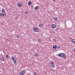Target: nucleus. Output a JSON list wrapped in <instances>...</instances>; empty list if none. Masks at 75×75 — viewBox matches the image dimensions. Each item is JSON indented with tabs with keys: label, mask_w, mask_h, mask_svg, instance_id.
<instances>
[{
	"label": "nucleus",
	"mask_w": 75,
	"mask_h": 75,
	"mask_svg": "<svg viewBox=\"0 0 75 75\" xmlns=\"http://www.w3.org/2000/svg\"><path fill=\"white\" fill-rule=\"evenodd\" d=\"M58 56L59 57H63L64 58H66L67 57L65 56V54L64 53H61L58 54Z\"/></svg>",
	"instance_id": "obj_1"
},
{
	"label": "nucleus",
	"mask_w": 75,
	"mask_h": 75,
	"mask_svg": "<svg viewBox=\"0 0 75 75\" xmlns=\"http://www.w3.org/2000/svg\"><path fill=\"white\" fill-rule=\"evenodd\" d=\"M11 59H12L16 65H17V63H16V58L14 57H13L12 56L11 57Z\"/></svg>",
	"instance_id": "obj_2"
},
{
	"label": "nucleus",
	"mask_w": 75,
	"mask_h": 75,
	"mask_svg": "<svg viewBox=\"0 0 75 75\" xmlns=\"http://www.w3.org/2000/svg\"><path fill=\"white\" fill-rule=\"evenodd\" d=\"M33 28L35 32H36L37 33H40V31H39V29H38V28H36L35 27H33Z\"/></svg>",
	"instance_id": "obj_3"
},
{
	"label": "nucleus",
	"mask_w": 75,
	"mask_h": 75,
	"mask_svg": "<svg viewBox=\"0 0 75 75\" xmlns=\"http://www.w3.org/2000/svg\"><path fill=\"white\" fill-rule=\"evenodd\" d=\"M26 71L25 70H23L21 72L19 73V75H23L25 73Z\"/></svg>",
	"instance_id": "obj_4"
},
{
	"label": "nucleus",
	"mask_w": 75,
	"mask_h": 75,
	"mask_svg": "<svg viewBox=\"0 0 75 75\" xmlns=\"http://www.w3.org/2000/svg\"><path fill=\"white\" fill-rule=\"evenodd\" d=\"M2 12L3 13H2V16L3 17V16H5L6 13L5 12V10H4V9H3L2 10Z\"/></svg>",
	"instance_id": "obj_5"
},
{
	"label": "nucleus",
	"mask_w": 75,
	"mask_h": 75,
	"mask_svg": "<svg viewBox=\"0 0 75 75\" xmlns=\"http://www.w3.org/2000/svg\"><path fill=\"white\" fill-rule=\"evenodd\" d=\"M5 59V57L3 56L2 57H1V60L2 61H4V60Z\"/></svg>",
	"instance_id": "obj_6"
},
{
	"label": "nucleus",
	"mask_w": 75,
	"mask_h": 75,
	"mask_svg": "<svg viewBox=\"0 0 75 75\" xmlns=\"http://www.w3.org/2000/svg\"><path fill=\"white\" fill-rule=\"evenodd\" d=\"M34 56L36 57H39V54L38 53H35L34 54Z\"/></svg>",
	"instance_id": "obj_7"
},
{
	"label": "nucleus",
	"mask_w": 75,
	"mask_h": 75,
	"mask_svg": "<svg viewBox=\"0 0 75 75\" xmlns=\"http://www.w3.org/2000/svg\"><path fill=\"white\" fill-rule=\"evenodd\" d=\"M39 9V6H38L35 7V10H38Z\"/></svg>",
	"instance_id": "obj_8"
},
{
	"label": "nucleus",
	"mask_w": 75,
	"mask_h": 75,
	"mask_svg": "<svg viewBox=\"0 0 75 75\" xmlns=\"http://www.w3.org/2000/svg\"><path fill=\"white\" fill-rule=\"evenodd\" d=\"M52 27L53 28H55L56 27V25L54 24H53L52 25Z\"/></svg>",
	"instance_id": "obj_9"
},
{
	"label": "nucleus",
	"mask_w": 75,
	"mask_h": 75,
	"mask_svg": "<svg viewBox=\"0 0 75 75\" xmlns=\"http://www.w3.org/2000/svg\"><path fill=\"white\" fill-rule=\"evenodd\" d=\"M53 19H54L55 21H57V20H58V17H54L53 18Z\"/></svg>",
	"instance_id": "obj_10"
},
{
	"label": "nucleus",
	"mask_w": 75,
	"mask_h": 75,
	"mask_svg": "<svg viewBox=\"0 0 75 75\" xmlns=\"http://www.w3.org/2000/svg\"><path fill=\"white\" fill-rule=\"evenodd\" d=\"M50 64H52L53 65H54V62L52 61H50Z\"/></svg>",
	"instance_id": "obj_11"
},
{
	"label": "nucleus",
	"mask_w": 75,
	"mask_h": 75,
	"mask_svg": "<svg viewBox=\"0 0 75 75\" xmlns=\"http://www.w3.org/2000/svg\"><path fill=\"white\" fill-rule=\"evenodd\" d=\"M18 6L19 7H22V5L21 3H19L18 4Z\"/></svg>",
	"instance_id": "obj_12"
},
{
	"label": "nucleus",
	"mask_w": 75,
	"mask_h": 75,
	"mask_svg": "<svg viewBox=\"0 0 75 75\" xmlns=\"http://www.w3.org/2000/svg\"><path fill=\"white\" fill-rule=\"evenodd\" d=\"M53 48H54V49H56V48H57V45H54L53 46Z\"/></svg>",
	"instance_id": "obj_13"
},
{
	"label": "nucleus",
	"mask_w": 75,
	"mask_h": 75,
	"mask_svg": "<svg viewBox=\"0 0 75 75\" xmlns=\"http://www.w3.org/2000/svg\"><path fill=\"white\" fill-rule=\"evenodd\" d=\"M32 4V2L31 1H29L28 2V5H31Z\"/></svg>",
	"instance_id": "obj_14"
},
{
	"label": "nucleus",
	"mask_w": 75,
	"mask_h": 75,
	"mask_svg": "<svg viewBox=\"0 0 75 75\" xmlns=\"http://www.w3.org/2000/svg\"><path fill=\"white\" fill-rule=\"evenodd\" d=\"M73 43L74 44H75V39H73L72 40Z\"/></svg>",
	"instance_id": "obj_15"
},
{
	"label": "nucleus",
	"mask_w": 75,
	"mask_h": 75,
	"mask_svg": "<svg viewBox=\"0 0 75 75\" xmlns=\"http://www.w3.org/2000/svg\"><path fill=\"white\" fill-rule=\"evenodd\" d=\"M43 26V25L42 24H41L39 25V27H42Z\"/></svg>",
	"instance_id": "obj_16"
},
{
	"label": "nucleus",
	"mask_w": 75,
	"mask_h": 75,
	"mask_svg": "<svg viewBox=\"0 0 75 75\" xmlns=\"http://www.w3.org/2000/svg\"><path fill=\"white\" fill-rule=\"evenodd\" d=\"M6 58H9V56H8V55L7 54H6Z\"/></svg>",
	"instance_id": "obj_17"
},
{
	"label": "nucleus",
	"mask_w": 75,
	"mask_h": 75,
	"mask_svg": "<svg viewBox=\"0 0 75 75\" xmlns=\"http://www.w3.org/2000/svg\"><path fill=\"white\" fill-rule=\"evenodd\" d=\"M38 42H41V40H40V39H38Z\"/></svg>",
	"instance_id": "obj_18"
},
{
	"label": "nucleus",
	"mask_w": 75,
	"mask_h": 75,
	"mask_svg": "<svg viewBox=\"0 0 75 75\" xmlns=\"http://www.w3.org/2000/svg\"><path fill=\"white\" fill-rule=\"evenodd\" d=\"M16 37L17 38H20V36H19V35H17L16 36Z\"/></svg>",
	"instance_id": "obj_19"
},
{
	"label": "nucleus",
	"mask_w": 75,
	"mask_h": 75,
	"mask_svg": "<svg viewBox=\"0 0 75 75\" xmlns=\"http://www.w3.org/2000/svg\"><path fill=\"white\" fill-rule=\"evenodd\" d=\"M25 14H28V12L27 11H26L25 12Z\"/></svg>",
	"instance_id": "obj_20"
},
{
	"label": "nucleus",
	"mask_w": 75,
	"mask_h": 75,
	"mask_svg": "<svg viewBox=\"0 0 75 75\" xmlns=\"http://www.w3.org/2000/svg\"><path fill=\"white\" fill-rule=\"evenodd\" d=\"M50 66H51V67H52V68H54V67H55V66H53L52 65H51Z\"/></svg>",
	"instance_id": "obj_21"
},
{
	"label": "nucleus",
	"mask_w": 75,
	"mask_h": 75,
	"mask_svg": "<svg viewBox=\"0 0 75 75\" xmlns=\"http://www.w3.org/2000/svg\"><path fill=\"white\" fill-rule=\"evenodd\" d=\"M30 8H31V9H33V6L31 5L30 6Z\"/></svg>",
	"instance_id": "obj_22"
},
{
	"label": "nucleus",
	"mask_w": 75,
	"mask_h": 75,
	"mask_svg": "<svg viewBox=\"0 0 75 75\" xmlns=\"http://www.w3.org/2000/svg\"><path fill=\"white\" fill-rule=\"evenodd\" d=\"M53 41H54V42H56V41H57V40H55V39H53Z\"/></svg>",
	"instance_id": "obj_23"
},
{
	"label": "nucleus",
	"mask_w": 75,
	"mask_h": 75,
	"mask_svg": "<svg viewBox=\"0 0 75 75\" xmlns=\"http://www.w3.org/2000/svg\"><path fill=\"white\" fill-rule=\"evenodd\" d=\"M37 75V74L36 73H35L34 74V75Z\"/></svg>",
	"instance_id": "obj_24"
},
{
	"label": "nucleus",
	"mask_w": 75,
	"mask_h": 75,
	"mask_svg": "<svg viewBox=\"0 0 75 75\" xmlns=\"http://www.w3.org/2000/svg\"><path fill=\"white\" fill-rule=\"evenodd\" d=\"M2 15H3V14L1 13H0V16H2Z\"/></svg>",
	"instance_id": "obj_25"
},
{
	"label": "nucleus",
	"mask_w": 75,
	"mask_h": 75,
	"mask_svg": "<svg viewBox=\"0 0 75 75\" xmlns=\"http://www.w3.org/2000/svg\"><path fill=\"white\" fill-rule=\"evenodd\" d=\"M59 29L58 28L56 29V30H59Z\"/></svg>",
	"instance_id": "obj_26"
},
{
	"label": "nucleus",
	"mask_w": 75,
	"mask_h": 75,
	"mask_svg": "<svg viewBox=\"0 0 75 75\" xmlns=\"http://www.w3.org/2000/svg\"><path fill=\"white\" fill-rule=\"evenodd\" d=\"M60 48V47L58 46V47H57V48H58V49H59Z\"/></svg>",
	"instance_id": "obj_27"
},
{
	"label": "nucleus",
	"mask_w": 75,
	"mask_h": 75,
	"mask_svg": "<svg viewBox=\"0 0 75 75\" xmlns=\"http://www.w3.org/2000/svg\"><path fill=\"white\" fill-rule=\"evenodd\" d=\"M53 1H55V0H53Z\"/></svg>",
	"instance_id": "obj_28"
}]
</instances>
